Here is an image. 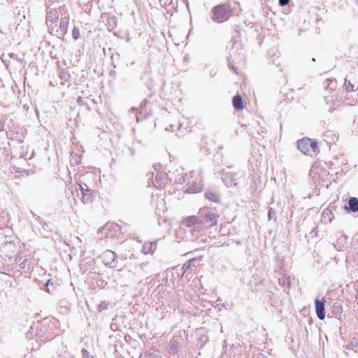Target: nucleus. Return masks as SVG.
<instances>
[{
    "label": "nucleus",
    "instance_id": "1",
    "mask_svg": "<svg viewBox=\"0 0 358 358\" xmlns=\"http://www.w3.org/2000/svg\"><path fill=\"white\" fill-rule=\"evenodd\" d=\"M298 150L305 155L313 157L317 155L320 150L317 141L308 137H303L296 141Z\"/></svg>",
    "mask_w": 358,
    "mask_h": 358
},
{
    "label": "nucleus",
    "instance_id": "2",
    "mask_svg": "<svg viewBox=\"0 0 358 358\" xmlns=\"http://www.w3.org/2000/svg\"><path fill=\"white\" fill-rule=\"evenodd\" d=\"M214 22L222 23L228 20L233 14V9L230 3H225L217 5L212 9Z\"/></svg>",
    "mask_w": 358,
    "mask_h": 358
},
{
    "label": "nucleus",
    "instance_id": "3",
    "mask_svg": "<svg viewBox=\"0 0 358 358\" xmlns=\"http://www.w3.org/2000/svg\"><path fill=\"white\" fill-rule=\"evenodd\" d=\"M100 260L106 267L109 268H115L117 265V255L111 250L105 251L100 256Z\"/></svg>",
    "mask_w": 358,
    "mask_h": 358
},
{
    "label": "nucleus",
    "instance_id": "4",
    "mask_svg": "<svg viewBox=\"0 0 358 358\" xmlns=\"http://www.w3.org/2000/svg\"><path fill=\"white\" fill-rule=\"evenodd\" d=\"M82 193L81 201L83 203H91L94 201L96 192L88 188L87 185L78 183Z\"/></svg>",
    "mask_w": 358,
    "mask_h": 358
},
{
    "label": "nucleus",
    "instance_id": "5",
    "mask_svg": "<svg viewBox=\"0 0 358 358\" xmlns=\"http://www.w3.org/2000/svg\"><path fill=\"white\" fill-rule=\"evenodd\" d=\"M58 18L59 15L57 10H52L47 15L46 24L51 34H54V27L56 26Z\"/></svg>",
    "mask_w": 358,
    "mask_h": 358
},
{
    "label": "nucleus",
    "instance_id": "6",
    "mask_svg": "<svg viewBox=\"0 0 358 358\" xmlns=\"http://www.w3.org/2000/svg\"><path fill=\"white\" fill-rule=\"evenodd\" d=\"M325 299L324 297L321 299H315V310L317 313V316L320 320H324L325 318Z\"/></svg>",
    "mask_w": 358,
    "mask_h": 358
},
{
    "label": "nucleus",
    "instance_id": "7",
    "mask_svg": "<svg viewBox=\"0 0 358 358\" xmlns=\"http://www.w3.org/2000/svg\"><path fill=\"white\" fill-rule=\"evenodd\" d=\"M218 217L217 214L208 211L203 217L204 223L206 224L208 227H215L217 224Z\"/></svg>",
    "mask_w": 358,
    "mask_h": 358
},
{
    "label": "nucleus",
    "instance_id": "8",
    "mask_svg": "<svg viewBox=\"0 0 358 358\" xmlns=\"http://www.w3.org/2000/svg\"><path fill=\"white\" fill-rule=\"evenodd\" d=\"M182 223L187 227H194L196 226L201 225L202 221L199 220L196 215L188 216L182 220Z\"/></svg>",
    "mask_w": 358,
    "mask_h": 358
},
{
    "label": "nucleus",
    "instance_id": "9",
    "mask_svg": "<svg viewBox=\"0 0 358 358\" xmlns=\"http://www.w3.org/2000/svg\"><path fill=\"white\" fill-rule=\"evenodd\" d=\"M69 17L62 19L59 23V29L56 30L58 35L64 36L68 31Z\"/></svg>",
    "mask_w": 358,
    "mask_h": 358
},
{
    "label": "nucleus",
    "instance_id": "10",
    "mask_svg": "<svg viewBox=\"0 0 358 358\" xmlns=\"http://www.w3.org/2000/svg\"><path fill=\"white\" fill-rule=\"evenodd\" d=\"M203 260L202 257H196L188 261V262L184 265L183 268L186 267V268H191L193 267H201L203 266Z\"/></svg>",
    "mask_w": 358,
    "mask_h": 358
},
{
    "label": "nucleus",
    "instance_id": "11",
    "mask_svg": "<svg viewBox=\"0 0 358 358\" xmlns=\"http://www.w3.org/2000/svg\"><path fill=\"white\" fill-rule=\"evenodd\" d=\"M232 104L234 108L236 110H240L244 108V104L242 97L239 94H237L234 96L232 99Z\"/></svg>",
    "mask_w": 358,
    "mask_h": 358
},
{
    "label": "nucleus",
    "instance_id": "12",
    "mask_svg": "<svg viewBox=\"0 0 358 358\" xmlns=\"http://www.w3.org/2000/svg\"><path fill=\"white\" fill-rule=\"evenodd\" d=\"M349 206H345V208L352 212L358 211V199L355 197H351L348 201Z\"/></svg>",
    "mask_w": 358,
    "mask_h": 358
},
{
    "label": "nucleus",
    "instance_id": "13",
    "mask_svg": "<svg viewBox=\"0 0 358 358\" xmlns=\"http://www.w3.org/2000/svg\"><path fill=\"white\" fill-rule=\"evenodd\" d=\"M157 245L153 243H145L143 247V251L145 254L153 253L156 250Z\"/></svg>",
    "mask_w": 358,
    "mask_h": 358
},
{
    "label": "nucleus",
    "instance_id": "14",
    "mask_svg": "<svg viewBox=\"0 0 358 358\" xmlns=\"http://www.w3.org/2000/svg\"><path fill=\"white\" fill-rule=\"evenodd\" d=\"M203 190V185L201 183L196 185H190L187 187V192L189 193L194 194L201 192Z\"/></svg>",
    "mask_w": 358,
    "mask_h": 358
},
{
    "label": "nucleus",
    "instance_id": "15",
    "mask_svg": "<svg viewBox=\"0 0 358 358\" xmlns=\"http://www.w3.org/2000/svg\"><path fill=\"white\" fill-rule=\"evenodd\" d=\"M205 197L210 201H213V202H215V203H218L220 202V198H219V196L217 195V193L214 192H206L205 194Z\"/></svg>",
    "mask_w": 358,
    "mask_h": 358
},
{
    "label": "nucleus",
    "instance_id": "16",
    "mask_svg": "<svg viewBox=\"0 0 358 358\" xmlns=\"http://www.w3.org/2000/svg\"><path fill=\"white\" fill-rule=\"evenodd\" d=\"M114 226L113 225H108V226H106V228H105V230L107 231L106 232V237L107 238H111L113 237V234L110 232H112L113 231H114Z\"/></svg>",
    "mask_w": 358,
    "mask_h": 358
},
{
    "label": "nucleus",
    "instance_id": "17",
    "mask_svg": "<svg viewBox=\"0 0 358 358\" xmlns=\"http://www.w3.org/2000/svg\"><path fill=\"white\" fill-rule=\"evenodd\" d=\"M72 36L75 40H78L80 38V30L78 27H73V29L72 30Z\"/></svg>",
    "mask_w": 358,
    "mask_h": 358
},
{
    "label": "nucleus",
    "instance_id": "18",
    "mask_svg": "<svg viewBox=\"0 0 358 358\" xmlns=\"http://www.w3.org/2000/svg\"><path fill=\"white\" fill-rule=\"evenodd\" d=\"M334 311L336 313L341 314L342 313V306L341 304L334 305Z\"/></svg>",
    "mask_w": 358,
    "mask_h": 358
},
{
    "label": "nucleus",
    "instance_id": "19",
    "mask_svg": "<svg viewBox=\"0 0 358 358\" xmlns=\"http://www.w3.org/2000/svg\"><path fill=\"white\" fill-rule=\"evenodd\" d=\"M289 3V0H279V4L282 6H286Z\"/></svg>",
    "mask_w": 358,
    "mask_h": 358
},
{
    "label": "nucleus",
    "instance_id": "20",
    "mask_svg": "<svg viewBox=\"0 0 358 358\" xmlns=\"http://www.w3.org/2000/svg\"><path fill=\"white\" fill-rule=\"evenodd\" d=\"M82 352H83V355H84L85 353H87V350H83Z\"/></svg>",
    "mask_w": 358,
    "mask_h": 358
}]
</instances>
